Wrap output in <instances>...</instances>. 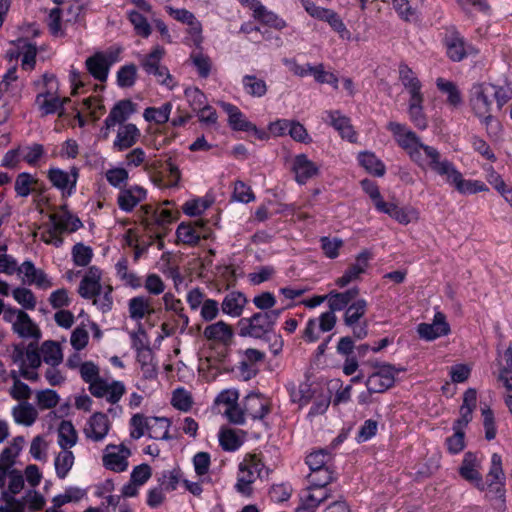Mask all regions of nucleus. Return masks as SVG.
I'll return each instance as SVG.
<instances>
[{"label": "nucleus", "mask_w": 512, "mask_h": 512, "mask_svg": "<svg viewBox=\"0 0 512 512\" xmlns=\"http://www.w3.org/2000/svg\"><path fill=\"white\" fill-rule=\"evenodd\" d=\"M281 309L257 312L251 317L241 318L238 322L239 334L243 337L269 339L275 324L281 315Z\"/></svg>", "instance_id": "nucleus-1"}, {"label": "nucleus", "mask_w": 512, "mask_h": 512, "mask_svg": "<svg viewBox=\"0 0 512 512\" xmlns=\"http://www.w3.org/2000/svg\"><path fill=\"white\" fill-rule=\"evenodd\" d=\"M387 129L393 134L397 144L408 154L410 160L418 167H423L425 148L430 146L423 144L420 137L404 124L391 121L387 124Z\"/></svg>", "instance_id": "nucleus-2"}, {"label": "nucleus", "mask_w": 512, "mask_h": 512, "mask_svg": "<svg viewBox=\"0 0 512 512\" xmlns=\"http://www.w3.org/2000/svg\"><path fill=\"white\" fill-rule=\"evenodd\" d=\"M492 88L491 83H474L469 92V104L476 117H478L486 126L494 122L491 115L492 107Z\"/></svg>", "instance_id": "nucleus-3"}, {"label": "nucleus", "mask_w": 512, "mask_h": 512, "mask_svg": "<svg viewBox=\"0 0 512 512\" xmlns=\"http://www.w3.org/2000/svg\"><path fill=\"white\" fill-rule=\"evenodd\" d=\"M264 464L256 454H247L239 464V474L235 489L244 496H250L253 492L252 484L262 476Z\"/></svg>", "instance_id": "nucleus-4"}, {"label": "nucleus", "mask_w": 512, "mask_h": 512, "mask_svg": "<svg viewBox=\"0 0 512 512\" xmlns=\"http://www.w3.org/2000/svg\"><path fill=\"white\" fill-rule=\"evenodd\" d=\"M420 168L422 170L431 169L453 186L461 174L452 162L441 158L440 152L435 147L425 148V165Z\"/></svg>", "instance_id": "nucleus-5"}, {"label": "nucleus", "mask_w": 512, "mask_h": 512, "mask_svg": "<svg viewBox=\"0 0 512 512\" xmlns=\"http://www.w3.org/2000/svg\"><path fill=\"white\" fill-rule=\"evenodd\" d=\"M36 54V45L27 38L20 37L16 41H11L5 57L9 61H13L22 56V68L31 70L36 63Z\"/></svg>", "instance_id": "nucleus-6"}, {"label": "nucleus", "mask_w": 512, "mask_h": 512, "mask_svg": "<svg viewBox=\"0 0 512 512\" xmlns=\"http://www.w3.org/2000/svg\"><path fill=\"white\" fill-rule=\"evenodd\" d=\"M223 110L228 114L229 125L234 130L252 132L256 138L264 140L268 138V133L260 130L252 122L248 121L243 113L233 104L221 102Z\"/></svg>", "instance_id": "nucleus-7"}, {"label": "nucleus", "mask_w": 512, "mask_h": 512, "mask_svg": "<svg viewBox=\"0 0 512 512\" xmlns=\"http://www.w3.org/2000/svg\"><path fill=\"white\" fill-rule=\"evenodd\" d=\"M130 455L131 451L125 445L109 444L104 450L103 465L111 471L124 472L128 468V457Z\"/></svg>", "instance_id": "nucleus-8"}, {"label": "nucleus", "mask_w": 512, "mask_h": 512, "mask_svg": "<svg viewBox=\"0 0 512 512\" xmlns=\"http://www.w3.org/2000/svg\"><path fill=\"white\" fill-rule=\"evenodd\" d=\"M480 461L473 452H466L459 467L460 476L472 483L479 491L485 490V483L479 469Z\"/></svg>", "instance_id": "nucleus-9"}, {"label": "nucleus", "mask_w": 512, "mask_h": 512, "mask_svg": "<svg viewBox=\"0 0 512 512\" xmlns=\"http://www.w3.org/2000/svg\"><path fill=\"white\" fill-rule=\"evenodd\" d=\"M48 178L54 187L62 191L64 197L71 196L78 180V170L72 168L70 173L59 168H52L48 172Z\"/></svg>", "instance_id": "nucleus-10"}, {"label": "nucleus", "mask_w": 512, "mask_h": 512, "mask_svg": "<svg viewBox=\"0 0 512 512\" xmlns=\"http://www.w3.org/2000/svg\"><path fill=\"white\" fill-rule=\"evenodd\" d=\"M417 332L422 339L432 341L438 337L448 335L450 332V326L446 321V316L442 312H437L434 315L433 322L430 324H419Z\"/></svg>", "instance_id": "nucleus-11"}, {"label": "nucleus", "mask_w": 512, "mask_h": 512, "mask_svg": "<svg viewBox=\"0 0 512 512\" xmlns=\"http://www.w3.org/2000/svg\"><path fill=\"white\" fill-rule=\"evenodd\" d=\"M49 218L52 228L59 233H72L83 226L81 220L67 209L66 204L62 205L58 212L51 214Z\"/></svg>", "instance_id": "nucleus-12"}, {"label": "nucleus", "mask_w": 512, "mask_h": 512, "mask_svg": "<svg viewBox=\"0 0 512 512\" xmlns=\"http://www.w3.org/2000/svg\"><path fill=\"white\" fill-rule=\"evenodd\" d=\"M372 258V254L369 250L365 249L356 256V261L352 264L344 274L336 280V285L339 287H345L350 282L357 280L361 274H363L367 267L369 260Z\"/></svg>", "instance_id": "nucleus-13"}, {"label": "nucleus", "mask_w": 512, "mask_h": 512, "mask_svg": "<svg viewBox=\"0 0 512 512\" xmlns=\"http://www.w3.org/2000/svg\"><path fill=\"white\" fill-rule=\"evenodd\" d=\"M444 45L447 56L454 62H460L469 54L475 52L474 48L457 34L447 35L444 39Z\"/></svg>", "instance_id": "nucleus-14"}, {"label": "nucleus", "mask_w": 512, "mask_h": 512, "mask_svg": "<svg viewBox=\"0 0 512 512\" xmlns=\"http://www.w3.org/2000/svg\"><path fill=\"white\" fill-rule=\"evenodd\" d=\"M110 428L109 419L106 414L101 412L94 413L84 429V434L88 439L99 442L105 438Z\"/></svg>", "instance_id": "nucleus-15"}, {"label": "nucleus", "mask_w": 512, "mask_h": 512, "mask_svg": "<svg viewBox=\"0 0 512 512\" xmlns=\"http://www.w3.org/2000/svg\"><path fill=\"white\" fill-rule=\"evenodd\" d=\"M244 411L253 420H261L270 412L268 400L258 393H250L244 398Z\"/></svg>", "instance_id": "nucleus-16"}, {"label": "nucleus", "mask_w": 512, "mask_h": 512, "mask_svg": "<svg viewBox=\"0 0 512 512\" xmlns=\"http://www.w3.org/2000/svg\"><path fill=\"white\" fill-rule=\"evenodd\" d=\"M292 171L295 174V180L299 184H305L318 174L319 168L305 154H299L293 160Z\"/></svg>", "instance_id": "nucleus-17"}, {"label": "nucleus", "mask_w": 512, "mask_h": 512, "mask_svg": "<svg viewBox=\"0 0 512 512\" xmlns=\"http://www.w3.org/2000/svg\"><path fill=\"white\" fill-rule=\"evenodd\" d=\"M203 335L209 341L229 345L232 342L234 331L229 324L218 321L206 326Z\"/></svg>", "instance_id": "nucleus-18"}, {"label": "nucleus", "mask_w": 512, "mask_h": 512, "mask_svg": "<svg viewBox=\"0 0 512 512\" xmlns=\"http://www.w3.org/2000/svg\"><path fill=\"white\" fill-rule=\"evenodd\" d=\"M140 130L133 123L122 125L117 132L113 142V148L117 151H124L131 148L139 139Z\"/></svg>", "instance_id": "nucleus-19"}, {"label": "nucleus", "mask_w": 512, "mask_h": 512, "mask_svg": "<svg viewBox=\"0 0 512 512\" xmlns=\"http://www.w3.org/2000/svg\"><path fill=\"white\" fill-rule=\"evenodd\" d=\"M311 17L327 22L330 27L336 32L345 31V25L340 16L331 9L320 7L317 5H311L305 10Z\"/></svg>", "instance_id": "nucleus-20"}, {"label": "nucleus", "mask_w": 512, "mask_h": 512, "mask_svg": "<svg viewBox=\"0 0 512 512\" xmlns=\"http://www.w3.org/2000/svg\"><path fill=\"white\" fill-rule=\"evenodd\" d=\"M18 272L23 274L26 282L29 285H35L39 288L46 289L52 286L51 281L48 279L46 273L37 269L31 261H25L18 267Z\"/></svg>", "instance_id": "nucleus-21"}, {"label": "nucleus", "mask_w": 512, "mask_h": 512, "mask_svg": "<svg viewBox=\"0 0 512 512\" xmlns=\"http://www.w3.org/2000/svg\"><path fill=\"white\" fill-rule=\"evenodd\" d=\"M203 227L204 224L198 221L195 222V226L190 223H181L176 230L178 241L190 246L197 245L201 238L207 237L202 232Z\"/></svg>", "instance_id": "nucleus-22"}, {"label": "nucleus", "mask_w": 512, "mask_h": 512, "mask_svg": "<svg viewBox=\"0 0 512 512\" xmlns=\"http://www.w3.org/2000/svg\"><path fill=\"white\" fill-rule=\"evenodd\" d=\"M327 122L336 129L342 138L350 142L356 141V134L350 123V119L343 115L339 110L327 112Z\"/></svg>", "instance_id": "nucleus-23"}, {"label": "nucleus", "mask_w": 512, "mask_h": 512, "mask_svg": "<svg viewBox=\"0 0 512 512\" xmlns=\"http://www.w3.org/2000/svg\"><path fill=\"white\" fill-rule=\"evenodd\" d=\"M146 198V190L140 186H132L122 190L117 198L118 206L125 212H130L133 208Z\"/></svg>", "instance_id": "nucleus-24"}, {"label": "nucleus", "mask_w": 512, "mask_h": 512, "mask_svg": "<svg viewBox=\"0 0 512 512\" xmlns=\"http://www.w3.org/2000/svg\"><path fill=\"white\" fill-rule=\"evenodd\" d=\"M246 303L247 298L243 293L239 291H232L224 297L221 303V309L224 314L231 317H239L241 316Z\"/></svg>", "instance_id": "nucleus-25"}, {"label": "nucleus", "mask_w": 512, "mask_h": 512, "mask_svg": "<svg viewBox=\"0 0 512 512\" xmlns=\"http://www.w3.org/2000/svg\"><path fill=\"white\" fill-rule=\"evenodd\" d=\"M133 113V104L130 100H121L111 109L104 121L105 128L110 130L116 124L123 123Z\"/></svg>", "instance_id": "nucleus-26"}, {"label": "nucleus", "mask_w": 512, "mask_h": 512, "mask_svg": "<svg viewBox=\"0 0 512 512\" xmlns=\"http://www.w3.org/2000/svg\"><path fill=\"white\" fill-rule=\"evenodd\" d=\"M399 79L404 88L409 92L410 98L423 96L421 92V82L412 69L405 63H400L399 65Z\"/></svg>", "instance_id": "nucleus-27"}, {"label": "nucleus", "mask_w": 512, "mask_h": 512, "mask_svg": "<svg viewBox=\"0 0 512 512\" xmlns=\"http://www.w3.org/2000/svg\"><path fill=\"white\" fill-rule=\"evenodd\" d=\"M128 312L131 319L135 321L142 320L147 315L155 313L151 305V299L146 296H136L128 302Z\"/></svg>", "instance_id": "nucleus-28"}, {"label": "nucleus", "mask_w": 512, "mask_h": 512, "mask_svg": "<svg viewBox=\"0 0 512 512\" xmlns=\"http://www.w3.org/2000/svg\"><path fill=\"white\" fill-rule=\"evenodd\" d=\"M359 289L353 287L345 292H337L335 290L327 294L328 306L332 311H341L347 307L353 300L357 298Z\"/></svg>", "instance_id": "nucleus-29"}, {"label": "nucleus", "mask_w": 512, "mask_h": 512, "mask_svg": "<svg viewBox=\"0 0 512 512\" xmlns=\"http://www.w3.org/2000/svg\"><path fill=\"white\" fill-rule=\"evenodd\" d=\"M13 329L20 337L39 339L41 336L39 329L25 312H19L18 319L13 322Z\"/></svg>", "instance_id": "nucleus-30"}, {"label": "nucleus", "mask_w": 512, "mask_h": 512, "mask_svg": "<svg viewBox=\"0 0 512 512\" xmlns=\"http://www.w3.org/2000/svg\"><path fill=\"white\" fill-rule=\"evenodd\" d=\"M86 68L88 72L98 81L104 82L108 77L109 67L104 60L102 53L97 52L93 56L87 58Z\"/></svg>", "instance_id": "nucleus-31"}, {"label": "nucleus", "mask_w": 512, "mask_h": 512, "mask_svg": "<svg viewBox=\"0 0 512 512\" xmlns=\"http://www.w3.org/2000/svg\"><path fill=\"white\" fill-rule=\"evenodd\" d=\"M12 415L17 424L31 426L36 421L38 412L32 404L23 401L13 408Z\"/></svg>", "instance_id": "nucleus-32"}, {"label": "nucleus", "mask_w": 512, "mask_h": 512, "mask_svg": "<svg viewBox=\"0 0 512 512\" xmlns=\"http://www.w3.org/2000/svg\"><path fill=\"white\" fill-rule=\"evenodd\" d=\"M170 421L166 417H149L148 436L155 440H170Z\"/></svg>", "instance_id": "nucleus-33"}, {"label": "nucleus", "mask_w": 512, "mask_h": 512, "mask_svg": "<svg viewBox=\"0 0 512 512\" xmlns=\"http://www.w3.org/2000/svg\"><path fill=\"white\" fill-rule=\"evenodd\" d=\"M289 391L292 402L300 406L307 405L316 394V388L307 381L301 382L297 387L292 385Z\"/></svg>", "instance_id": "nucleus-34"}, {"label": "nucleus", "mask_w": 512, "mask_h": 512, "mask_svg": "<svg viewBox=\"0 0 512 512\" xmlns=\"http://www.w3.org/2000/svg\"><path fill=\"white\" fill-rule=\"evenodd\" d=\"M424 96L409 99L408 113L413 124L421 130L427 128V119L423 113Z\"/></svg>", "instance_id": "nucleus-35"}, {"label": "nucleus", "mask_w": 512, "mask_h": 512, "mask_svg": "<svg viewBox=\"0 0 512 512\" xmlns=\"http://www.w3.org/2000/svg\"><path fill=\"white\" fill-rule=\"evenodd\" d=\"M506 476L502 467V458L494 453L491 456V465L486 475L485 488L494 484H505Z\"/></svg>", "instance_id": "nucleus-36"}, {"label": "nucleus", "mask_w": 512, "mask_h": 512, "mask_svg": "<svg viewBox=\"0 0 512 512\" xmlns=\"http://www.w3.org/2000/svg\"><path fill=\"white\" fill-rule=\"evenodd\" d=\"M488 493L485 498L492 502V507L498 512L507 510L505 484H494L487 486Z\"/></svg>", "instance_id": "nucleus-37"}, {"label": "nucleus", "mask_w": 512, "mask_h": 512, "mask_svg": "<svg viewBox=\"0 0 512 512\" xmlns=\"http://www.w3.org/2000/svg\"><path fill=\"white\" fill-rule=\"evenodd\" d=\"M77 432L71 421L63 420L58 427V444L62 449H70L77 442Z\"/></svg>", "instance_id": "nucleus-38"}, {"label": "nucleus", "mask_w": 512, "mask_h": 512, "mask_svg": "<svg viewBox=\"0 0 512 512\" xmlns=\"http://www.w3.org/2000/svg\"><path fill=\"white\" fill-rule=\"evenodd\" d=\"M437 88L447 95V102L453 107H459L463 103L462 95L457 85L452 81L438 78L436 80Z\"/></svg>", "instance_id": "nucleus-39"}, {"label": "nucleus", "mask_w": 512, "mask_h": 512, "mask_svg": "<svg viewBox=\"0 0 512 512\" xmlns=\"http://www.w3.org/2000/svg\"><path fill=\"white\" fill-rule=\"evenodd\" d=\"M367 301L365 299H357L352 302L346 309L344 314V324L351 326L360 321L367 311Z\"/></svg>", "instance_id": "nucleus-40"}, {"label": "nucleus", "mask_w": 512, "mask_h": 512, "mask_svg": "<svg viewBox=\"0 0 512 512\" xmlns=\"http://www.w3.org/2000/svg\"><path fill=\"white\" fill-rule=\"evenodd\" d=\"M41 353L43 361L52 367L58 366L63 360L60 345L54 341H45L42 344Z\"/></svg>", "instance_id": "nucleus-41"}, {"label": "nucleus", "mask_w": 512, "mask_h": 512, "mask_svg": "<svg viewBox=\"0 0 512 512\" xmlns=\"http://www.w3.org/2000/svg\"><path fill=\"white\" fill-rule=\"evenodd\" d=\"M358 160L369 173L378 177L384 175L385 165L373 153L361 152L358 155Z\"/></svg>", "instance_id": "nucleus-42"}, {"label": "nucleus", "mask_w": 512, "mask_h": 512, "mask_svg": "<svg viewBox=\"0 0 512 512\" xmlns=\"http://www.w3.org/2000/svg\"><path fill=\"white\" fill-rule=\"evenodd\" d=\"M172 105L169 102L164 103L161 107H148L144 110L143 117L146 121L164 124L168 122Z\"/></svg>", "instance_id": "nucleus-43"}, {"label": "nucleus", "mask_w": 512, "mask_h": 512, "mask_svg": "<svg viewBox=\"0 0 512 512\" xmlns=\"http://www.w3.org/2000/svg\"><path fill=\"white\" fill-rule=\"evenodd\" d=\"M74 455L69 449H62L55 458V470L60 479H64L74 464Z\"/></svg>", "instance_id": "nucleus-44"}, {"label": "nucleus", "mask_w": 512, "mask_h": 512, "mask_svg": "<svg viewBox=\"0 0 512 512\" xmlns=\"http://www.w3.org/2000/svg\"><path fill=\"white\" fill-rule=\"evenodd\" d=\"M38 180L29 173H20L15 180V192L20 197H27L31 191L36 189Z\"/></svg>", "instance_id": "nucleus-45"}, {"label": "nucleus", "mask_w": 512, "mask_h": 512, "mask_svg": "<svg viewBox=\"0 0 512 512\" xmlns=\"http://www.w3.org/2000/svg\"><path fill=\"white\" fill-rule=\"evenodd\" d=\"M394 381V378H389L374 372L368 377L366 386L369 393H381L392 387Z\"/></svg>", "instance_id": "nucleus-46"}, {"label": "nucleus", "mask_w": 512, "mask_h": 512, "mask_svg": "<svg viewBox=\"0 0 512 512\" xmlns=\"http://www.w3.org/2000/svg\"><path fill=\"white\" fill-rule=\"evenodd\" d=\"M169 14L175 20L190 26L191 32H201L202 26L194 14L186 9H175L169 7Z\"/></svg>", "instance_id": "nucleus-47"}, {"label": "nucleus", "mask_w": 512, "mask_h": 512, "mask_svg": "<svg viewBox=\"0 0 512 512\" xmlns=\"http://www.w3.org/2000/svg\"><path fill=\"white\" fill-rule=\"evenodd\" d=\"M146 158H147V156H146L145 151L142 148L137 147L126 154L125 164L127 167H139V166L143 165L144 170L147 172H150V170L153 167H155L156 165H155V163L149 164L146 161Z\"/></svg>", "instance_id": "nucleus-48"}, {"label": "nucleus", "mask_w": 512, "mask_h": 512, "mask_svg": "<svg viewBox=\"0 0 512 512\" xmlns=\"http://www.w3.org/2000/svg\"><path fill=\"white\" fill-rule=\"evenodd\" d=\"M254 19L271 29L282 30L286 27V22L274 12L267 10L265 6Z\"/></svg>", "instance_id": "nucleus-49"}, {"label": "nucleus", "mask_w": 512, "mask_h": 512, "mask_svg": "<svg viewBox=\"0 0 512 512\" xmlns=\"http://www.w3.org/2000/svg\"><path fill=\"white\" fill-rule=\"evenodd\" d=\"M35 104L38 106L42 117L54 113L59 114L60 109H62L60 97L45 99L42 95H36Z\"/></svg>", "instance_id": "nucleus-50"}, {"label": "nucleus", "mask_w": 512, "mask_h": 512, "mask_svg": "<svg viewBox=\"0 0 512 512\" xmlns=\"http://www.w3.org/2000/svg\"><path fill=\"white\" fill-rule=\"evenodd\" d=\"M59 400V395L55 390L44 389L36 392V404L41 410H48L56 407Z\"/></svg>", "instance_id": "nucleus-51"}, {"label": "nucleus", "mask_w": 512, "mask_h": 512, "mask_svg": "<svg viewBox=\"0 0 512 512\" xmlns=\"http://www.w3.org/2000/svg\"><path fill=\"white\" fill-rule=\"evenodd\" d=\"M329 497L327 489L309 486L307 494L302 497L303 503L308 505L310 509L316 508Z\"/></svg>", "instance_id": "nucleus-52"}, {"label": "nucleus", "mask_w": 512, "mask_h": 512, "mask_svg": "<svg viewBox=\"0 0 512 512\" xmlns=\"http://www.w3.org/2000/svg\"><path fill=\"white\" fill-rule=\"evenodd\" d=\"M243 86L246 92L254 97H262L267 92L265 81L258 79L253 75H246L243 77Z\"/></svg>", "instance_id": "nucleus-53"}, {"label": "nucleus", "mask_w": 512, "mask_h": 512, "mask_svg": "<svg viewBox=\"0 0 512 512\" xmlns=\"http://www.w3.org/2000/svg\"><path fill=\"white\" fill-rule=\"evenodd\" d=\"M319 241L324 255L329 259L337 258L339 255V250L344 245L343 240L337 237L331 238L328 236H323Z\"/></svg>", "instance_id": "nucleus-54"}, {"label": "nucleus", "mask_w": 512, "mask_h": 512, "mask_svg": "<svg viewBox=\"0 0 512 512\" xmlns=\"http://www.w3.org/2000/svg\"><path fill=\"white\" fill-rule=\"evenodd\" d=\"M137 68L134 64L122 66L117 72V84L121 88L132 87L136 81Z\"/></svg>", "instance_id": "nucleus-55"}, {"label": "nucleus", "mask_w": 512, "mask_h": 512, "mask_svg": "<svg viewBox=\"0 0 512 512\" xmlns=\"http://www.w3.org/2000/svg\"><path fill=\"white\" fill-rule=\"evenodd\" d=\"M16 65L12 66L3 76L0 82V95H5L10 98L15 97V82L18 79Z\"/></svg>", "instance_id": "nucleus-56"}, {"label": "nucleus", "mask_w": 512, "mask_h": 512, "mask_svg": "<svg viewBox=\"0 0 512 512\" xmlns=\"http://www.w3.org/2000/svg\"><path fill=\"white\" fill-rule=\"evenodd\" d=\"M265 354L261 352L260 350L249 348L244 351V358L240 362V370L242 372H253L255 374V370L252 369V365L260 362L264 359ZM250 377V374H248V377Z\"/></svg>", "instance_id": "nucleus-57"}, {"label": "nucleus", "mask_w": 512, "mask_h": 512, "mask_svg": "<svg viewBox=\"0 0 512 512\" xmlns=\"http://www.w3.org/2000/svg\"><path fill=\"white\" fill-rule=\"evenodd\" d=\"M331 460L330 454L326 450H319L310 453L306 458V463L311 472L328 468L327 464Z\"/></svg>", "instance_id": "nucleus-58"}, {"label": "nucleus", "mask_w": 512, "mask_h": 512, "mask_svg": "<svg viewBox=\"0 0 512 512\" xmlns=\"http://www.w3.org/2000/svg\"><path fill=\"white\" fill-rule=\"evenodd\" d=\"M456 190L462 194H474L481 191H486L488 188L484 183L480 181H472L463 179L462 174H460L459 179H457L454 184Z\"/></svg>", "instance_id": "nucleus-59"}, {"label": "nucleus", "mask_w": 512, "mask_h": 512, "mask_svg": "<svg viewBox=\"0 0 512 512\" xmlns=\"http://www.w3.org/2000/svg\"><path fill=\"white\" fill-rule=\"evenodd\" d=\"M219 442L225 451H235L241 444V438L231 429L222 430L219 434Z\"/></svg>", "instance_id": "nucleus-60"}, {"label": "nucleus", "mask_w": 512, "mask_h": 512, "mask_svg": "<svg viewBox=\"0 0 512 512\" xmlns=\"http://www.w3.org/2000/svg\"><path fill=\"white\" fill-rule=\"evenodd\" d=\"M333 480V472L328 468L311 472L308 475V482L312 487L326 489V486Z\"/></svg>", "instance_id": "nucleus-61"}, {"label": "nucleus", "mask_w": 512, "mask_h": 512, "mask_svg": "<svg viewBox=\"0 0 512 512\" xmlns=\"http://www.w3.org/2000/svg\"><path fill=\"white\" fill-rule=\"evenodd\" d=\"M171 403L176 409L187 412L191 409L193 401L189 392L178 388L173 392Z\"/></svg>", "instance_id": "nucleus-62"}, {"label": "nucleus", "mask_w": 512, "mask_h": 512, "mask_svg": "<svg viewBox=\"0 0 512 512\" xmlns=\"http://www.w3.org/2000/svg\"><path fill=\"white\" fill-rule=\"evenodd\" d=\"M130 425L133 428L130 432L131 438L139 439L148 431L149 417L140 413L134 414L130 419Z\"/></svg>", "instance_id": "nucleus-63"}, {"label": "nucleus", "mask_w": 512, "mask_h": 512, "mask_svg": "<svg viewBox=\"0 0 512 512\" xmlns=\"http://www.w3.org/2000/svg\"><path fill=\"white\" fill-rule=\"evenodd\" d=\"M92 249L82 243H77L73 246L72 256L75 265L87 266L92 258Z\"/></svg>", "instance_id": "nucleus-64"}]
</instances>
